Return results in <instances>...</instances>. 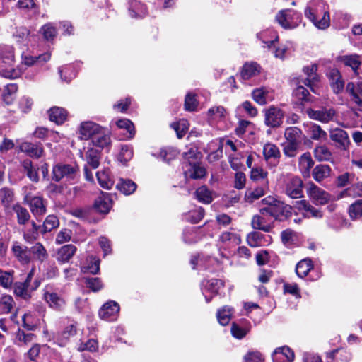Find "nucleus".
<instances>
[{"label": "nucleus", "mask_w": 362, "mask_h": 362, "mask_svg": "<svg viewBox=\"0 0 362 362\" xmlns=\"http://www.w3.org/2000/svg\"><path fill=\"white\" fill-rule=\"evenodd\" d=\"M15 54L12 46L0 45V76L9 79H15L21 76V68H14Z\"/></svg>", "instance_id": "f257e3e1"}, {"label": "nucleus", "mask_w": 362, "mask_h": 362, "mask_svg": "<svg viewBox=\"0 0 362 362\" xmlns=\"http://www.w3.org/2000/svg\"><path fill=\"white\" fill-rule=\"evenodd\" d=\"M264 206L260 208L262 214H267L274 219L281 220L289 213V208L283 202L277 200L272 196H268L262 200Z\"/></svg>", "instance_id": "f03ea898"}, {"label": "nucleus", "mask_w": 362, "mask_h": 362, "mask_svg": "<svg viewBox=\"0 0 362 362\" xmlns=\"http://www.w3.org/2000/svg\"><path fill=\"white\" fill-rule=\"evenodd\" d=\"M42 291V298L51 308L62 310L65 307L66 300L54 285H46Z\"/></svg>", "instance_id": "7ed1b4c3"}, {"label": "nucleus", "mask_w": 362, "mask_h": 362, "mask_svg": "<svg viewBox=\"0 0 362 362\" xmlns=\"http://www.w3.org/2000/svg\"><path fill=\"white\" fill-rule=\"evenodd\" d=\"M276 20L284 29H294L301 23V15L291 9L280 11L276 16Z\"/></svg>", "instance_id": "20e7f679"}, {"label": "nucleus", "mask_w": 362, "mask_h": 362, "mask_svg": "<svg viewBox=\"0 0 362 362\" xmlns=\"http://www.w3.org/2000/svg\"><path fill=\"white\" fill-rule=\"evenodd\" d=\"M303 181L300 177L288 175L284 180L283 190L289 197L298 199L303 197Z\"/></svg>", "instance_id": "39448f33"}, {"label": "nucleus", "mask_w": 362, "mask_h": 362, "mask_svg": "<svg viewBox=\"0 0 362 362\" xmlns=\"http://www.w3.org/2000/svg\"><path fill=\"white\" fill-rule=\"evenodd\" d=\"M78 172V167L76 164L59 163L52 168V179L56 182H59L63 178L73 180L76 177Z\"/></svg>", "instance_id": "423d86ee"}, {"label": "nucleus", "mask_w": 362, "mask_h": 362, "mask_svg": "<svg viewBox=\"0 0 362 362\" xmlns=\"http://www.w3.org/2000/svg\"><path fill=\"white\" fill-rule=\"evenodd\" d=\"M346 93L349 95L351 103H354L358 108H362V78H358L346 84Z\"/></svg>", "instance_id": "0eeeda50"}, {"label": "nucleus", "mask_w": 362, "mask_h": 362, "mask_svg": "<svg viewBox=\"0 0 362 362\" xmlns=\"http://www.w3.org/2000/svg\"><path fill=\"white\" fill-rule=\"evenodd\" d=\"M307 194L309 198L315 204L324 205L327 204L330 199L329 194L326 191L317 187L313 182L308 184Z\"/></svg>", "instance_id": "6e6552de"}, {"label": "nucleus", "mask_w": 362, "mask_h": 362, "mask_svg": "<svg viewBox=\"0 0 362 362\" xmlns=\"http://www.w3.org/2000/svg\"><path fill=\"white\" fill-rule=\"evenodd\" d=\"M310 119L319 121L322 123H328L332 121L336 112L333 108L322 107L319 110L307 109L305 110Z\"/></svg>", "instance_id": "1a4fd4ad"}, {"label": "nucleus", "mask_w": 362, "mask_h": 362, "mask_svg": "<svg viewBox=\"0 0 362 362\" xmlns=\"http://www.w3.org/2000/svg\"><path fill=\"white\" fill-rule=\"evenodd\" d=\"M265 124L270 127H278L283 122L284 112L276 107H270L265 111Z\"/></svg>", "instance_id": "9d476101"}, {"label": "nucleus", "mask_w": 362, "mask_h": 362, "mask_svg": "<svg viewBox=\"0 0 362 362\" xmlns=\"http://www.w3.org/2000/svg\"><path fill=\"white\" fill-rule=\"evenodd\" d=\"M305 16L318 29L325 30L330 25V18L328 11H324L322 14L317 16L312 10L305 11Z\"/></svg>", "instance_id": "9b49d317"}, {"label": "nucleus", "mask_w": 362, "mask_h": 362, "mask_svg": "<svg viewBox=\"0 0 362 362\" xmlns=\"http://www.w3.org/2000/svg\"><path fill=\"white\" fill-rule=\"evenodd\" d=\"M103 127L91 122L86 121L81 123L79 127V137L83 140H91Z\"/></svg>", "instance_id": "f8f14e48"}, {"label": "nucleus", "mask_w": 362, "mask_h": 362, "mask_svg": "<svg viewBox=\"0 0 362 362\" xmlns=\"http://www.w3.org/2000/svg\"><path fill=\"white\" fill-rule=\"evenodd\" d=\"M119 311V305L115 301H109L103 305L98 314L100 317L103 320L113 321L117 319Z\"/></svg>", "instance_id": "ddd939ff"}, {"label": "nucleus", "mask_w": 362, "mask_h": 362, "mask_svg": "<svg viewBox=\"0 0 362 362\" xmlns=\"http://www.w3.org/2000/svg\"><path fill=\"white\" fill-rule=\"evenodd\" d=\"M12 253L18 261L22 264H28L31 262L30 248L16 241L13 243Z\"/></svg>", "instance_id": "4468645a"}, {"label": "nucleus", "mask_w": 362, "mask_h": 362, "mask_svg": "<svg viewBox=\"0 0 362 362\" xmlns=\"http://www.w3.org/2000/svg\"><path fill=\"white\" fill-rule=\"evenodd\" d=\"M223 286V282L219 279H211L203 284L202 293L206 303H209L214 295H216L218 291Z\"/></svg>", "instance_id": "2eb2a0df"}, {"label": "nucleus", "mask_w": 362, "mask_h": 362, "mask_svg": "<svg viewBox=\"0 0 362 362\" xmlns=\"http://www.w3.org/2000/svg\"><path fill=\"white\" fill-rule=\"evenodd\" d=\"M267 214H259L253 216L251 221V226L255 230L269 232L273 228L272 222L268 218Z\"/></svg>", "instance_id": "dca6fc26"}, {"label": "nucleus", "mask_w": 362, "mask_h": 362, "mask_svg": "<svg viewBox=\"0 0 362 362\" xmlns=\"http://www.w3.org/2000/svg\"><path fill=\"white\" fill-rule=\"evenodd\" d=\"M93 146L98 147L100 148H105L109 150L111 146V137L110 132L105 129L101 128V131L95 135V136L90 140Z\"/></svg>", "instance_id": "f3484780"}, {"label": "nucleus", "mask_w": 362, "mask_h": 362, "mask_svg": "<svg viewBox=\"0 0 362 362\" xmlns=\"http://www.w3.org/2000/svg\"><path fill=\"white\" fill-rule=\"evenodd\" d=\"M330 139L337 144V147L346 150L350 144L347 132L341 129H335L330 131Z\"/></svg>", "instance_id": "a211bd4d"}, {"label": "nucleus", "mask_w": 362, "mask_h": 362, "mask_svg": "<svg viewBox=\"0 0 362 362\" xmlns=\"http://www.w3.org/2000/svg\"><path fill=\"white\" fill-rule=\"evenodd\" d=\"M273 362H293L294 352L288 346L276 348L272 355Z\"/></svg>", "instance_id": "6ab92c4d"}, {"label": "nucleus", "mask_w": 362, "mask_h": 362, "mask_svg": "<svg viewBox=\"0 0 362 362\" xmlns=\"http://www.w3.org/2000/svg\"><path fill=\"white\" fill-rule=\"evenodd\" d=\"M330 86L336 94L341 93L344 89V82L339 70L330 69L327 73Z\"/></svg>", "instance_id": "aec40b11"}, {"label": "nucleus", "mask_w": 362, "mask_h": 362, "mask_svg": "<svg viewBox=\"0 0 362 362\" xmlns=\"http://www.w3.org/2000/svg\"><path fill=\"white\" fill-rule=\"evenodd\" d=\"M25 200L29 203L30 210L35 216H42L46 212V207L43 199L40 197H30L27 194Z\"/></svg>", "instance_id": "412c9836"}, {"label": "nucleus", "mask_w": 362, "mask_h": 362, "mask_svg": "<svg viewBox=\"0 0 362 362\" xmlns=\"http://www.w3.org/2000/svg\"><path fill=\"white\" fill-rule=\"evenodd\" d=\"M30 255L31 256V261H35L40 263H42L47 260L49 257L46 248L40 243H36L30 247Z\"/></svg>", "instance_id": "4be33fe9"}, {"label": "nucleus", "mask_w": 362, "mask_h": 362, "mask_svg": "<svg viewBox=\"0 0 362 362\" xmlns=\"http://www.w3.org/2000/svg\"><path fill=\"white\" fill-rule=\"evenodd\" d=\"M77 249L72 244L65 245L61 247L57 253V260L63 264L68 262L76 253Z\"/></svg>", "instance_id": "5701e85b"}, {"label": "nucleus", "mask_w": 362, "mask_h": 362, "mask_svg": "<svg viewBox=\"0 0 362 362\" xmlns=\"http://www.w3.org/2000/svg\"><path fill=\"white\" fill-rule=\"evenodd\" d=\"M112 205L110 194L101 192L94 203L95 209L100 213L107 214L109 212Z\"/></svg>", "instance_id": "b1692460"}, {"label": "nucleus", "mask_w": 362, "mask_h": 362, "mask_svg": "<svg viewBox=\"0 0 362 362\" xmlns=\"http://www.w3.org/2000/svg\"><path fill=\"white\" fill-rule=\"evenodd\" d=\"M252 98L256 103L263 105L272 100L273 95L269 89L262 87L252 91Z\"/></svg>", "instance_id": "393cba45"}, {"label": "nucleus", "mask_w": 362, "mask_h": 362, "mask_svg": "<svg viewBox=\"0 0 362 362\" xmlns=\"http://www.w3.org/2000/svg\"><path fill=\"white\" fill-rule=\"evenodd\" d=\"M22 152L26 153L29 156L38 158L43 153V148L41 144H35L30 142H23L20 146Z\"/></svg>", "instance_id": "a878e982"}, {"label": "nucleus", "mask_w": 362, "mask_h": 362, "mask_svg": "<svg viewBox=\"0 0 362 362\" xmlns=\"http://www.w3.org/2000/svg\"><path fill=\"white\" fill-rule=\"evenodd\" d=\"M339 61L344 66L350 67L356 74H358V69L361 65L359 55L356 54L343 55L339 57Z\"/></svg>", "instance_id": "bb28decb"}, {"label": "nucleus", "mask_w": 362, "mask_h": 362, "mask_svg": "<svg viewBox=\"0 0 362 362\" xmlns=\"http://www.w3.org/2000/svg\"><path fill=\"white\" fill-rule=\"evenodd\" d=\"M261 71V66L256 62L245 63L241 71V78L243 80H248L257 75Z\"/></svg>", "instance_id": "cd10ccee"}, {"label": "nucleus", "mask_w": 362, "mask_h": 362, "mask_svg": "<svg viewBox=\"0 0 362 362\" xmlns=\"http://www.w3.org/2000/svg\"><path fill=\"white\" fill-rule=\"evenodd\" d=\"M257 37L265 45L264 47L268 49H272L275 42L279 40L278 35L272 30H267L259 33Z\"/></svg>", "instance_id": "c85d7f7f"}, {"label": "nucleus", "mask_w": 362, "mask_h": 362, "mask_svg": "<svg viewBox=\"0 0 362 362\" xmlns=\"http://www.w3.org/2000/svg\"><path fill=\"white\" fill-rule=\"evenodd\" d=\"M267 189V186H259L247 189L245 194V202L250 204L253 203L255 201L264 196Z\"/></svg>", "instance_id": "c756f323"}, {"label": "nucleus", "mask_w": 362, "mask_h": 362, "mask_svg": "<svg viewBox=\"0 0 362 362\" xmlns=\"http://www.w3.org/2000/svg\"><path fill=\"white\" fill-rule=\"evenodd\" d=\"M83 159L86 161L87 165L93 169H96L100 165V151L91 147L88 148Z\"/></svg>", "instance_id": "7c9ffc66"}, {"label": "nucleus", "mask_w": 362, "mask_h": 362, "mask_svg": "<svg viewBox=\"0 0 362 362\" xmlns=\"http://www.w3.org/2000/svg\"><path fill=\"white\" fill-rule=\"evenodd\" d=\"M317 66L316 64H311L303 68V72L307 76L304 81L305 85L310 87L314 91L313 85L318 81V76L316 74Z\"/></svg>", "instance_id": "2f4dec72"}, {"label": "nucleus", "mask_w": 362, "mask_h": 362, "mask_svg": "<svg viewBox=\"0 0 362 362\" xmlns=\"http://www.w3.org/2000/svg\"><path fill=\"white\" fill-rule=\"evenodd\" d=\"M331 168L328 165L321 164L313 168L312 175L316 182H321L331 175Z\"/></svg>", "instance_id": "473e14b6"}, {"label": "nucleus", "mask_w": 362, "mask_h": 362, "mask_svg": "<svg viewBox=\"0 0 362 362\" xmlns=\"http://www.w3.org/2000/svg\"><path fill=\"white\" fill-rule=\"evenodd\" d=\"M314 165V161L309 152H306L300 156L298 160V166L300 172L306 176L310 174V170Z\"/></svg>", "instance_id": "72a5a7b5"}, {"label": "nucleus", "mask_w": 362, "mask_h": 362, "mask_svg": "<svg viewBox=\"0 0 362 362\" xmlns=\"http://www.w3.org/2000/svg\"><path fill=\"white\" fill-rule=\"evenodd\" d=\"M67 115V111L59 107H54L49 110V119L57 124L64 123L66 120Z\"/></svg>", "instance_id": "f704fd0d"}, {"label": "nucleus", "mask_w": 362, "mask_h": 362, "mask_svg": "<svg viewBox=\"0 0 362 362\" xmlns=\"http://www.w3.org/2000/svg\"><path fill=\"white\" fill-rule=\"evenodd\" d=\"M129 13L132 18H142L146 14V8L140 1L130 0Z\"/></svg>", "instance_id": "c9c22d12"}, {"label": "nucleus", "mask_w": 362, "mask_h": 362, "mask_svg": "<svg viewBox=\"0 0 362 362\" xmlns=\"http://www.w3.org/2000/svg\"><path fill=\"white\" fill-rule=\"evenodd\" d=\"M299 209L305 211V216L308 218L313 217L320 218L322 217V211L313 206L306 200H301L299 202Z\"/></svg>", "instance_id": "e433bc0d"}, {"label": "nucleus", "mask_w": 362, "mask_h": 362, "mask_svg": "<svg viewBox=\"0 0 362 362\" xmlns=\"http://www.w3.org/2000/svg\"><path fill=\"white\" fill-rule=\"evenodd\" d=\"M227 112L223 106H216L208 110V118L211 122H218L225 119Z\"/></svg>", "instance_id": "4c0bfd02"}, {"label": "nucleus", "mask_w": 362, "mask_h": 362, "mask_svg": "<svg viewBox=\"0 0 362 362\" xmlns=\"http://www.w3.org/2000/svg\"><path fill=\"white\" fill-rule=\"evenodd\" d=\"M96 177L99 185L104 189H110L114 185V181L107 169L97 172Z\"/></svg>", "instance_id": "58836bf2"}, {"label": "nucleus", "mask_w": 362, "mask_h": 362, "mask_svg": "<svg viewBox=\"0 0 362 362\" xmlns=\"http://www.w3.org/2000/svg\"><path fill=\"white\" fill-rule=\"evenodd\" d=\"M263 156L264 159L268 161L270 159L279 158L281 153L276 145L272 143H267L263 146Z\"/></svg>", "instance_id": "ea45409f"}, {"label": "nucleus", "mask_w": 362, "mask_h": 362, "mask_svg": "<svg viewBox=\"0 0 362 362\" xmlns=\"http://www.w3.org/2000/svg\"><path fill=\"white\" fill-rule=\"evenodd\" d=\"M35 338V334L25 333L23 330L18 329L16 333L14 343L19 346H24L32 343Z\"/></svg>", "instance_id": "a19ab883"}, {"label": "nucleus", "mask_w": 362, "mask_h": 362, "mask_svg": "<svg viewBox=\"0 0 362 362\" xmlns=\"http://www.w3.org/2000/svg\"><path fill=\"white\" fill-rule=\"evenodd\" d=\"M308 134L313 140H326L327 137V132L324 131L320 125L315 123H310L308 125Z\"/></svg>", "instance_id": "79ce46f5"}, {"label": "nucleus", "mask_w": 362, "mask_h": 362, "mask_svg": "<svg viewBox=\"0 0 362 362\" xmlns=\"http://www.w3.org/2000/svg\"><path fill=\"white\" fill-rule=\"evenodd\" d=\"M267 176L268 173L260 167L252 168L250 171V179L254 182L264 181V185L262 186L268 187L269 181Z\"/></svg>", "instance_id": "37998d69"}, {"label": "nucleus", "mask_w": 362, "mask_h": 362, "mask_svg": "<svg viewBox=\"0 0 362 362\" xmlns=\"http://www.w3.org/2000/svg\"><path fill=\"white\" fill-rule=\"evenodd\" d=\"M302 131L297 127H290L285 129L284 137L288 142L301 143Z\"/></svg>", "instance_id": "c03bdc74"}, {"label": "nucleus", "mask_w": 362, "mask_h": 362, "mask_svg": "<svg viewBox=\"0 0 362 362\" xmlns=\"http://www.w3.org/2000/svg\"><path fill=\"white\" fill-rule=\"evenodd\" d=\"M117 188L125 195L132 194L136 189V185L131 180L120 179Z\"/></svg>", "instance_id": "a18cd8bd"}, {"label": "nucleus", "mask_w": 362, "mask_h": 362, "mask_svg": "<svg viewBox=\"0 0 362 362\" xmlns=\"http://www.w3.org/2000/svg\"><path fill=\"white\" fill-rule=\"evenodd\" d=\"M233 309L229 306H223L217 311V319L218 322L223 325H227L231 319Z\"/></svg>", "instance_id": "49530a36"}, {"label": "nucleus", "mask_w": 362, "mask_h": 362, "mask_svg": "<svg viewBox=\"0 0 362 362\" xmlns=\"http://www.w3.org/2000/svg\"><path fill=\"white\" fill-rule=\"evenodd\" d=\"M312 262L309 259H304L300 261L296 267V273L300 278H303L308 275L312 269Z\"/></svg>", "instance_id": "de8ad7c7"}, {"label": "nucleus", "mask_w": 362, "mask_h": 362, "mask_svg": "<svg viewBox=\"0 0 362 362\" xmlns=\"http://www.w3.org/2000/svg\"><path fill=\"white\" fill-rule=\"evenodd\" d=\"M13 210L16 214L18 223L20 225L25 224L30 218L28 211L20 204H14L13 206Z\"/></svg>", "instance_id": "09e8293b"}, {"label": "nucleus", "mask_w": 362, "mask_h": 362, "mask_svg": "<svg viewBox=\"0 0 362 362\" xmlns=\"http://www.w3.org/2000/svg\"><path fill=\"white\" fill-rule=\"evenodd\" d=\"M195 196L198 201L204 204H209L213 200L211 192L206 186L199 187L195 192Z\"/></svg>", "instance_id": "8fccbe9b"}, {"label": "nucleus", "mask_w": 362, "mask_h": 362, "mask_svg": "<svg viewBox=\"0 0 362 362\" xmlns=\"http://www.w3.org/2000/svg\"><path fill=\"white\" fill-rule=\"evenodd\" d=\"M315 157L320 161H329L332 158V154L325 146H319L315 148Z\"/></svg>", "instance_id": "3c124183"}, {"label": "nucleus", "mask_w": 362, "mask_h": 362, "mask_svg": "<svg viewBox=\"0 0 362 362\" xmlns=\"http://www.w3.org/2000/svg\"><path fill=\"white\" fill-rule=\"evenodd\" d=\"M50 54L48 53L43 54L38 57H33L30 55L23 56V63L26 66H32L35 64L45 62L49 60Z\"/></svg>", "instance_id": "603ef678"}, {"label": "nucleus", "mask_w": 362, "mask_h": 362, "mask_svg": "<svg viewBox=\"0 0 362 362\" xmlns=\"http://www.w3.org/2000/svg\"><path fill=\"white\" fill-rule=\"evenodd\" d=\"M89 262L87 266L81 268V271L84 273L89 272L92 274H96L100 271V259L95 257L90 256L88 259Z\"/></svg>", "instance_id": "864d4df0"}, {"label": "nucleus", "mask_w": 362, "mask_h": 362, "mask_svg": "<svg viewBox=\"0 0 362 362\" xmlns=\"http://www.w3.org/2000/svg\"><path fill=\"white\" fill-rule=\"evenodd\" d=\"M198 228L192 227L185 229L183 233L184 240L185 243L192 244L200 240L201 236L198 233Z\"/></svg>", "instance_id": "5fc2aeb1"}, {"label": "nucleus", "mask_w": 362, "mask_h": 362, "mask_svg": "<svg viewBox=\"0 0 362 362\" xmlns=\"http://www.w3.org/2000/svg\"><path fill=\"white\" fill-rule=\"evenodd\" d=\"M116 125L119 129H123L127 131V138H132L135 134V129L134 124L128 119H121L116 122Z\"/></svg>", "instance_id": "6e6d98bb"}, {"label": "nucleus", "mask_w": 362, "mask_h": 362, "mask_svg": "<svg viewBox=\"0 0 362 362\" xmlns=\"http://www.w3.org/2000/svg\"><path fill=\"white\" fill-rule=\"evenodd\" d=\"M362 196V184H357L351 185L347 189L342 191L338 196V198H343L345 197H356Z\"/></svg>", "instance_id": "4d7b16f0"}, {"label": "nucleus", "mask_w": 362, "mask_h": 362, "mask_svg": "<svg viewBox=\"0 0 362 362\" xmlns=\"http://www.w3.org/2000/svg\"><path fill=\"white\" fill-rule=\"evenodd\" d=\"M204 216V209L202 207H199L193 211H189L185 215V218L192 223H197L203 218Z\"/></svg>", "instance_id": "13d9d810"}, {"label": "nucleus", "mask_w": 362, "mask_h": 362, "mask_svg": "<svg viewBox=\"0 0 362 362\" xmlns=\"http://www.w3.org/2000/svg\"><path fill=\"white\" fill-rule=\"evenodd\" d=\"M22 165L26 173L27 176L33 182H38L39 177L37 170L33 166L32 162L26 159L22 163Z\"/></svg>", "instance_id": "bf43d9fd"}, {"label": "nucleus", "mask_w": 362, "mask_h": 362, "mask_svg": "<svg viewBox=\"0 0 362 362\" xmlns=\"http://www.w3.org/2000/svg\"><path fill=\"white\" fill-rule=\"evenodd\" d=\"M15 302L10 295L2 296L0 298V310L4 313H8L11 311Z\"/></svg>", "instance_id": "052dcab7"}, {"label": "nucleus", "mask_w": 362, "mask_h": 362, "mask_svg": "<svg viewBox=\"0 0 362 362\" xmlns=\"http://www.w3.org/2000/svg\"><path fill=\"white\" fill-rule=\"evenodd\" d=\"M301 143L298 142H288L284 144L283 151L287 157H295L298 152Z\"/></svg>", "instance_id": "680f3d73"}, {"label": "nucleus", "mask_w": 362, "mask_h": 362, "mask_svg": "<svg viewBox=\"0 0 362 362\" xmlns=\"http://www.w3.org/2000/svg\"><path fill=\"white\" fill-rule=\"evenodd\" d=\"M16 41L24 45H27L30 41V32L26 28H19L13 35Z\"/></svg>", "instance_id": "e2e57ef3"}, {"label": "nucleus", "mask_w": 362, "mask_h": 362, "mask_svg": "<svg viewBox=\"0 0 362 362\" xmlns=\"http://www.w3.org/2000/svg\"><path fill=\"white\" fill-rule=\"evenodd\" d=\"M312 10L317 16L322 14L324 11H328L325 2L322 0H315L310 3L305 11Z\"/></svg>", "instance_id": "0e129e2a"}, {"label": "nucleus", "mask_w": 362, "mask_h": 362, "mask_svg": "<svg viewBox=\"0 0 362 362\" xmlns=\"http://www.w3.org/2000/svg\"><path fill=\"white\" fill-rule=\"evenodd\" d=\"M350 217L352 219L358 218L362 216V199H358L353 203L349 209Z\"/></svg>", "instance_id": "69168bd1"}, {"label": "nucleus", "mask_w": 362, "mask_h": 362, "mask_svg": "<svg viewBox=\"0 0 362 362\" xmlns=\"http://www.w3.org/2000/svg\"><path fill=\"white\" fill-rule=\"evenodd\" d=\"M171 127L176 132L177 137L181 139L188 130L189 125L186 120L182 119L178 122L173 123Z\"/></svg>", "instance_id": "338daca9"}, {"label": "nucleus", "mask_w": 362, "mask_h": 362, "mask_svg": "<svg viewBox=\"0 0 362 362\" xmlns=\"http://www.w3.org/2000/svg\"><path fill=\"white\" fill-rule=\"evenodd\" d=\"M59 220L57 216L54 215L48 216L44 221L43 228L44 233L49 232L52 229L56 228L59 226Z\"/></svg>", "instance_id": "774afa93"}]
</instances>
